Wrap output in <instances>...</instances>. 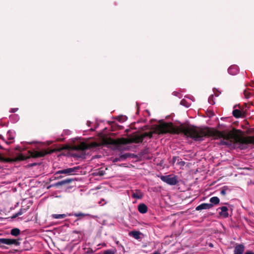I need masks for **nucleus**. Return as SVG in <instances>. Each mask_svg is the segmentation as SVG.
Instances as JSON below:
<instances>
[{
    "instance_id": "obj_33",
    "label": "nucleus",
    "mask_w": 254,
    "mask_h": 254,
    "mask_svg": "<svg viewBox=\"0 0 254 254\" xmlns=\"http://www.w3.org/2000/svg\"><path fill=\"white\" fill-rule=\"evenodd\" d=\"M245 254H254V253H253L252 251H247Z\"/></svg>"
},
{
    "instance_id": "obj_8",
    "label": "nucleus",
    "mask_w": 254,
    "mask_h": 254,
    "mask_svg": "<svg viewBox=\"0 0 254 254\" xmlns=\"http://www.w3.org/2000/svg\"><path fill=\"white\" fill-rule=\"evenodd\" d=\"M6 244L7 245H14L15 246H18L20 243L18 240L15 239H6V238H0V244Z\"/></svg>"
},
{
    "instance_id": "obj_16",
    "label": "nucleus",
    "mask_w": 254,
    "mask_h": 254,
    "mask_svg": "<svg viewBox=\"0 0 254 254\" xmlns=\"http://www.w3.org/2000/svg\"><path fill=\"white\" fill-rule=\"evenodd\" d=\"M148 208L144 203H141L138 205V210L142 214H144L147 212Z\"/></svg>"
},
{
    "instance_id": "obj_22",
    "label": "nucleus",
    "mask_w": 254,
    "mask_h": 254,
    "mask_svg": "<svg viewBox=\"0 0 254 254\" xmlns=\"http://www.w3.org/2000/svg\"><path fill=\"white\" fill-rule=\"evenodd\" d=\"M66 214H54L52 215V217L54 219H64L66 217Z\"/></svg>"
},
{
    "instance_id": "obj_28",
    "label": "nucleus",
    "mask_w": 254,
    "mask_h": 254,
    "mask_svg": "<svg viewBox=\"0 0 254 254\" xmlns=\"http://www.w3.org/2000/svg\"><path fill=\"white\" fill-rule=\"evenodd\" d=\"M104 254H114V253L111 250H107L105 251Z\"/></svg>"
},
{
    "instance_id": "obj_11",
    "label": "nucleus",
    "mask_w": 254,
    "mask_h": 254,
    "mask_svg": "<svg viewBox=\"0 0 254 254\" xmlns=\"http://www.w3.org/2000/svg\"><path fill=\"white\" fill-rule=\"evenodd\" d=\"M103 143L105 144L115 145L119 144V142L117 140L112 139L111 138H107L103 139Z\"/></svg>"
},
{
    "instance_id": "obj_10",
    "label": "nucleus",
    "mask_w": 254,
    "mask_h": 254,
    "mask_svg": "<svg viewBox=\"0 0 254 254\" xmlns=\"http://www.w3.org/2000/svg\"><path fill=\"white\" fill-rule=\"evenodd\" d=\"M213 207L212 204H209V203H201L200 205H198L196 208L195 210L197 211L201 210L202 209H209Z\"/></svg>"
},
{
    "instance_id": "obj_37",
    "label": "nucleus",
    "mask_w": 254,
    "mask_h": 254,
    "mask_svg": "<svg viewBox=\"0 0 254 254\" xmlns=\"http://www.w3.org/2000/svg\"><path fill=\"white\" fill-rule=\"evenodd\" d=\"M119 159V158H116L114 159V162H118L119 161V160H118Z\"/></svg>"
},
{
    "instance_id": "obj_38",
    "label": "nucleus",
    "mask_w": 254,
    "mask_h": 254,
    "mask_svg": "<svg viewBox=\"0 0 254 254\" xmlns=\"http://www.w3.org/2000/svg\"><path fill=\"white\" fill-rule=\"evenodd\" d=\"M172 162L174 163L175 162V156H173L172 157Z\"/></svg>"
},
{
    "instance_id": "obj_3",
    "label": "nucleus",
    "mask_w": 254,
    "mask_h": 254,
    "mask_svg": "<svg viewBox=\"0 0 254 254\" xmlns=\"http://www.w3.org/2000/svg\"><path fill=\"white\" fill-rule=\"evenodd\" d=\"M101 146V144L95 142H92L90 144H87L85 142H81L79 144L75 145L73 146V149L75 150H80L84 151L86 150L96 148Z\"/></svg>"
},
{
    "instance_id": "obj_17",
    "label": "nucleus",
    "mask_w": 254,
    "mask_h": 254,
    "mask_svg": "<svg viewBox=\"0 0 254 254\" xmlns=\"http://www.w3.org/2000/svg\"><path fill=\"white\" fill-rule=\"evenodd\" d=\"M233 115L236 118H239L241 117H244V115H243L242 112L238 109H235L233 111Z\"/></svg>"
},
{
    "instance_id": "obj_30",
    "label": "nucleus",
    "mask_w": 254,
    "mask_h": 254,
    "mask_svg": "<svg viewBox=\"0 0 254 254\" xmlns=\"http://www.w3.org/2000/svg\"><path fill=\"white\" fill-rule=\"evenodd\" d=\"M118 118H119V121L120 122H122V121H124L125 120V117H124V116L119 117Z\"/></svg>"
},
{
    "instance_id": "obj_44",
    "label": "nucleus",
    "mask_w": 254,
    "mask_h": 254,
    "mask_svg": "<svg viewBox=\"0 0 254 254\" xmlns=\"http://www.w3.org/2000/svg\"><path fill=\"white\" fill-rule=\"evenodd\" d=\"M90 124V123L89 122H87V125L89 126Z\"/></svg>"
},
{
    "instance_id": "obj_36",
    "label": "nucleus",
    "mask_w": 254,
    "mask_h": 254,
    "mask_svg": "<svg viewBox=\"0 0 254 254\" xmlns=\"http://www.w3.org/2000/svg\"><path fill=\"white\" fill-rule=\"evenodd\" d=\"M178 164H180L181 166H183L185 164L184 162H180L178 163Z\"/></svg>"
},
{
    "instance_id": "obj_45",
    "label": "nucleus",
    "mask_w": 254,
    "mask_h": 254,
    "mask_svg": "<svg viewBox=\"0 0 254 254\" xmlns=\"http://www.w3.org/2000/svg\"><path fill=\"white\" fill-rule=\"evenodd\" d=\"M175 183H176V186L177 185V183H178V182L177 181V180L176 179V182H175Z\"/></svg>"
},
{
    "instance_id": "obj_27",
    "label": "nucleus",
    "mask_w": 254,
    "mask_h": 254,
    "mask_svg": "<svg viewBox=\"0 0 254 254\" xmlns=\"http://www.w3.org/2000/svg\"><path fill=\"white\" fill-rule=\"evenodd\" d=\"M28 208H26V209H21L17 213V215H22L23 213L25 212L26 211V210H27Z\"/></svg>"
},
{
    "instance_id": "obj_32",
    "label": "nucleus",
    "mask_w": 254,
    "mask_h": 254,
    "mask_svg": "<svg viewBox=\"0 0 254 254\" xmlns=\"http://www.w3.org/2000/svg\"><path fill=\"white\" fill-rule=\"evenodd\" d=\"M185 103H186V101L184 99L182 100L181 101V105H184V106H186V107H188L187 105H185Z\"/></svg>"
},
{
    "instance_id": "obj_9",
    "label": "nucleus",
    "mask_w": 254,
    "mask_h": 254,
    "mask_svg": "<svg viewBox=\"0 0 254 254\" xmlns=\"http://www.w3.org/2000/svg\"><path fill=\"white\" fill-rule=\"evenodd\" d=\"M161 179L169 185H175V177H171L169 175L162 176Z\"/></svg>"
},
{
    "instance_id": "obj_7",
    "label": "nucleus",
    "mask_w": 254,
    "mask_h": 254,
    "mask_svg": "<svg viewBox=\"0 0 254 254\" xmlns=\"http://www.w3.org/2000/svg\"><path fill=\"white\" fill-rule=\"evenodd\" d=\"M217 210H220L221 211L219 212V214L220 216L223 218H226L229 217V213L228 211L229 210H232V209L231 208V206H229L228 207L227 206H221L219 207Z\"/></svg>"
},
{
    "instance_id": "obj_20",
    "label": "nucleus",
    "mask_w": 254,
    "mask_h": 254,
    "mask_svg": "<svg viewBox=\"0 0 254 254\" xmlns=\"http://www.w3.org/2000/svg\"><path fill=\"white\" fill-rule=\"evenodd\" d=\"M131 196L137 199H141L142 197V194L139 190H136L135 193L132 194Z\"/></svg>"
},
{
    "instance_id": "obj_40",
    "label": "nucleus",
    "mask_w": 254,
    "mask_h": 254,
    "mask_svg": "<svg viewBox=\"0 0 254 254\" xmlns=\"http://www.w3.org/2000/svg\"><path fill=\"white\" fill-rule=\"evenodd\" d=\"M209 247H213V245H212V244L211 243H210V244H209Z\"/></svg>"
},
{
    "instance_id": "obj_14",
    "label": "nucleus",
    "mask_w": 254,
    "mask_h": 254,
    "mask_svg": "<svg viewBox=\"0 0 254 254\" xmlns=\"http://www.w3.org/2000/svg\"><path fill=\"white\" fill-rule=\"evenodd\" d=\"M245 247L242 244L237 245L234 249V254H243Z\"/></svg>"
},
{
    "instance_id": "obj_4",
    "label": "nucleus",
    "mask_w": 254,
    "mask_h": 254,
    "mask_svg": "<svg viewBox=\"0 0 254 254\" xmlns=\"http://www.w3.org/2000/svg\"><path fill=\"white\" fill-rule=\"evenodd\" d=\"M55 152L54 149H47L42 150L41 151H28V153L30 155L28 157L32 158H39L44 157L47 154H52Z\"/></svg>"
},
{
    "instance_id": "obj_12",
    "label": "nucleus",
    "mask_w": 254,
    "mask_h": 254,
    "mask_svg": "<svg viewBox=\"0 0 254 254\" xmlns=\"http://www.w3.org/2000/svg\"><path fill=\"white\" fill-rule=\"evenodd\" d=\"M244 94L246 98L248 99L251 97H254V90L247 88L244 91Z\"/></svg>"
},
{
    "instance_id": "obj_29",
    "label": "nucleus",
    "mask_w": 254,
    "mask_h": 254,
    "mask_svg": "<svg viewBox=\"0 0 254 254\" xmlns=\"http://www.w3.org/2000/svg\"><path fill=\"white\" fill-rule=\"evenodd\" d=\"M18 110V108H12V109H11L10 112V113H15L16 111H17Z\"/></svg>"
},
{
    "instance_id": "obj_39",
    "label": "nucleus",
    "mask_w": 254,
    "mask_h": 254,
    "mask_svg": "<svg viewBox=\"0 0 254 254\" xmlns=\"http://www.w3.org/2000/svg\"><path fill=\"white\" fill-rule=\"evenodd\" d=\"M84 155H85L84 154H82L79 157H84Z\"/></svg>"
},
{
    "instance_id": "obj_26",
    "label": "nucleus",
    "mask_w": 254,
    "mask_h": 254,
    "mask_svg": "<svg viewBox=\"0 0 254 254\" xmlns=\"http://www.w3.org/2000/svg\"><path fill=\"white\" fill-rule=\"evenodd\" d=\"M227 187L224 186L223 187L220 191V193L222 195H225L226 194V190H227Z\"/></svg>"
},
{
    "instance_id": "obj_19",
    "label": "nucleus",
    "mask_w": 254,
    "mask_h": 254,
    "mask_svg": "<svg viewBox=\"0 0 254 254\" xmlns=\"http://www.w3.org/2000/svg\"><path fill=\"white\" fill-rule=\"evenodd\" d=\"M117 140L119 142V144H126L131 143V142H130V140L129 139V137H128V138H123L120 140Z\"/></svg>"
},
{
    "instance_id": "obj_43",
    "label": "nucleus",
    "mask_w": 254,
    "mask_h": 254,
    "mask_svg": "<svg viewBox=\"0 0 254 254\" xmlns=\"http://www.w3.org/2000/svg\"><path fill=\"white\" fill-rule=\"evenodd\" d=\"M251 86L254 87V82L252 83V85H251Z\"/></svg>"
},
{
    "instance_id": "obj_41",
    "label": "nucleus",
    "mask_w": 254,
    "mask_h": 254,
    "mask_svg": "<svg viewBox=\"0 0 254 254\" xmlns=\"http://www.w3.org/2000/svg\"><path fill=\"white\" fill-rule=\"evenodd\" d=\"M146 151V150H144V151H143L142 152V153H143V154L145 153Z\"/></svg>"
},
{
    "instance_id": "obj_35",
    "label": "nucleus",
    "mask_w": 254,
    "mask_h": 254,
    "mask_svg": "<svg viewBox=\"0 0 254 254\" xmlns=\"http://www.w3.org/2000/svg\"><path fill=\"white\" fill-rule=\"evenodd\" d=\"M17 216H18V215H17V213H16L13 214V216L11 217V218L12 219H14V218H16Z\"/></svg>"
},
{
    "instance_id": "obj_34",
    "label": "nucleus",
    "mask_w": 254,
    "mask_h": 254,
    "mask_svg": "<svg viewBox=\"0 0 254 254\" xmlns=\"http://www.w3.org/2000/svg\"><path fill=\"white\" fill-rule=\"evenodd\" d=\"M37 163H32V164H29V166L30 167H33V166H36L37 165Z\"/></svg>"
},
{
    "instance_id": "obj_6",
    "label": "nucleus",
    "mask_w": 254,
    "mask_h": 254,
    "mask_svg": "<svg viewBox=\"0 0 254 254\" xmlns=\"http://www.w3.org/2000/svg\"><path fill=\"white\" fill-rule=\"evenodd\" d=\"M29 157H25V156L23 155L22 154H19L17 156V157L14 158H1V160L7 163H12L15 162H19L21 161L25 160L27 159H29Z\"/></svg>"
},
{
    "instance_id": "obj_5",
    "label": "nucleus",
    "mask_w": 254,
    "mask_h": 254,
    "mask_svg": "<svg viewBox=\"0 0 254 254\" xmlns=\"http://www.w3.org/2000/svg\"><path fill=\"white\" fill-rule=\"evenodd\" d=\"M80 167L77 166L73 168H68L61 170H59L56 172V174H65L66 175H73L76 174L79 170Z\"/></svg>"
},
{
    "instance_id": "obj_42",
    "label": "nucleus",
    "mask_w": 254,
    "mask_h": 254,
    "mask_svg": "<svg viewBox=\"0 0 254 254\" xmlns=\"http://www.w3.org/2000/svg\"><path fill=\"white\" fill-rule=\"evenodd\" d=\"M153 254H160L158 252H155Z\"/></svg>"
},
{
    "instance_id": "obj_2",
    "label": "nucleus",
    "mask_w": 254,
    "mask_h": 254,
    "mask_svg": "<svg viewBox=\"0 0 254 254\" xmlns=\"http://www.w3.org/2000/svg\"><path fill=\"white\" fill-rule=\"evenodd\" d=\"M154 129L153 132H144L140 135H134L129 136L130 142H131V143L142 142L146 137L151 138L152 137L153 132L158 134H164L167 132L175 133V128L173 127V124L171 123L160 122L159 124L154 126Z\"/></svg>"
},
{
    "instance_id": "obj_23",
    "label": "nucleus",
    "mask_w": 254,
    "mask_h": 254,
    "mask_svg": "<svg viewBox=\"0 0 254 254\" xmlns=\"http://www.w3.org/2000/svg\"><path fill=\"white\" fill-rule=\"evenodd\" d=\"M131 156V154H130L129 153H127L124 154H122V155H120V157H119L118 160H125L127 158L130 157Z\"/></svg>"
},
{
    "instance_id": "obj_25",
    "label": "nucleus",
    "mask_w": 254,
    "mask_h": 254,
    "mask_svg": "<svg viewBox=\"0 0 254 254\" xmlns=\"http://www.w3.org/2000/svg\"><path fill=\"white\" fill-rule=\"evenodd\" d=\"M89 214L83 213L81 212L80 213H75L74 214V216L75 217H83L86 216H89Z\"/></svg>"
},
{
    "instance_id": "obj_31",
    "label": "nucleus",
    "mask_w": 254,
    "mask_h": 254,
    "mask_svg": "<svg viewBox=\"0 0 254 254\" xmlns=\"http://www.w3.org/2000/svg\"><path fill=\"white\" fill-rule=\"evenodd\" d=\"M213 98V95H211L209 97L208 102H209L210 104H212V103L211 102V101H212V102H213V100H212Z\"/></svg>"
},
{
    "instance_id": "obj_24",
    "label": "nucleus",
    "mask_w": 254,
    "mask_h": 254,
    "mask_svg": "<svg viewBox=\"0 0 254 254\" xmlns=\"http://www.w3.org/2000/svg\"><path fill=\"white\" fill-rule=\"evenodd\" d=\"M20 231L18 228H13L11 230V234L14 236H17L20 234Z\"/></svg>"
},
{
    "instance_id": "obj_18",
    "label": "nucleus",
    "mask_w": 254,
    "mask_h": 254,
    "mask_svg": "<svg viewBox=\"0 0 254 254\" xmlns=\"http://www.w3.org/2000/svg\"><path fill=\"white\" fill-rule=\"evenodd\" d=\"M141 233L139 231H133L129 233V235L132 236L135 239L138 240L140 239V235Z\"/></svg>"
},
{
    "instance_id": "obj_13",
    "label": "nucleus",
    "mask_w": 254,
    "mask_h": 254,
    "mask_svg": "<svg viewBox=\"0 0 254 254\" xmlns=\"http://www.w3.org/2000/svg\"><path fill=\"white\" fill-rule=\"evenodd\" d=\"M229 74L235 75H236L239 72V68L236 65H231L228 69Z\"/></svg>"
},
{
    "instance_id": "obj_1",
    "label": "nucleus",
    "mask_w": 254,
    "mask_h": 254,
    "mask_svg": "<svg viewBox=\"0 0 254 254\" xmlns=\"http://www.w3.org/2000/svg\"><path fill=\"white\" fill-rule=\"evenodd\" d=\"M237 132H241V131L234 129L226 132L225 131H220L209 127H200L184 124H181L179 126L176 125V134L182 133L195 141H202L204 137H213L215 139L223 138L220 142L221 145L230 146L233 143L232 139L240 144H254V136H242L238 134Z\"/></svg>"
},
{
    "instance_id": "obj_21",
    "label": "nucleus",
    "mask_w": 254,
    "mask_h": 254,
    "mask_svg": "<svg viewBox=\"0 0 254 254\" xmlns=\"http://www.w3.org/2000/svg\"><path fill=\"white\" fill-rule=\"evenodd\" d=\"M220 199L217 196H213L210 198V202H211L210 204H212L216 205L218 204L219 203Z\"/></svg>"
},
{
    "instance_id": "obj_15",
    "label": "nucleus",
    "mask_w": 254,
    "mask_h": 254,
    "mask_svg": "<svg viewBox=\"0 0 254 254\" xmlns=\"http://www.w3.org/2000/svg\"><path fill=\"white\" fill-rule=\"evenodd\" d=\"M73 181H74V180L72 179H65L64 180H62L61 181H59V182H57L55 184L54 186L55 187H59V186H63V185H64L65 184H69L70 183H71Z\"/></svg>"
},
{
    "instance_id": "obj_46",
    "label": "nucleus",
    "mask_w": 254,
    "mask_h": 254,
    "mask_svg": "<svg viewBox=\"0 0 254 254\" xmlns=\"http://www.w3.org/2000/svg\"><path fill=\"white\" fill-rule=\"evenodd\" d=\"M62 176H60V177H58V178H62Z\"/></svg>"
}]
</instances>
